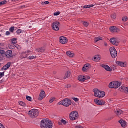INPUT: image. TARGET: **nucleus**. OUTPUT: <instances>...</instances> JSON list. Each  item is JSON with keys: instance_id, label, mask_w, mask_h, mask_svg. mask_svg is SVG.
Masks as SVG:
<instances>
[{"instance_id": "1", "label": "nucleus", "mask_w": 128, "mask_h": 128, "mask_svg": "<svg viewBox=\"0 0 128 128\" xmlns=\"http://www.w3.org/2000/svg\"><path fill=\"white\" fill-rule=\"evenodd\" d=\"M40 124L41 128H52V121L46 119L42 120Z\"/></svg>"}, {"instance_id": "2", "label": "nucleus", "mask_w": 128, "mask_h": 128, "mask_svg": "<svg viewBox=\"0 0 128 128\" xmlns=\"http://www.w3.org/2000/svg\"><path fill=\"white\" fill-rule=\"evenodd\" d=\"M94 96L96 98H104L106 96V93L103 91H100L96 88L93 90Z\"/></svg>"}, {"instance_id": "3", "label": "nucleus", "mask_w": 128, "mask_h": 128, "mask_svg": "<svg viewBox=\"0 0 128 128\" xmlns=\"http://www.w3.org/2000/svg\"><path fill=\"white\" fill-rule=\"evenodd\" d=\"M58 104H62V106L68 108V106H70L72 104V101H70V100L66 98L58 102Z\"/></svg>"}, {"instance_id": "4", "label": "nucleus", "mask_w": 128, "mask_h": 128, "mask_svg": "<svg viewBox=\"0 0 128 128\" xmlns=\"http://www.w3.org/2000/svg\"><path fill=\"white\" fill-rule=\"evenodd\" d=\"M69 116L70 120H76L78 118V111H73L70 114Z\"/></svg>"}, {"instance_id": "5", "label": "nucleus", "mask_w": 128, "mask_h": 128, "mask_svg": "<svg viewBox=\"0 0 128 128\" xmlns=\"http://www.w3.org/2000/svg\"><path fill=\"white\" fill-rule=\"evenodd\" d=\"M28 114L31 118H36L38 116V110L36 109H32L28 112Z\"/></svg>"}, {"instance_id": "6", "label": "nucleus", "mask_w": 128, "mask_h": 128, "mask_svg": "<svg viewBox=\"0 0 128 128\" xmlns=\"http://www.w3.org/2000/svg\"><path fill=\"white\" fill-rule=\"evenodd\" d=\"M110 52L113 58H116V57L118 56V52H116V50L115 48L110 47Z\"/></svg>"}, {"instance_id": "7", "label": "nucleus", "mask_w": 128, "mask_h": 128, "mask_svg": "<svg viewBox=\"0 0 128 128\" xmlns=\"http://www.w3.org/2000/svg\"><path fill=\"white\" fill-rule=\"evenodd\" d=\"M59 42L62 44H66L68 42V38L66 36H61L59 38Z\"/></svg>"}, {"instance_id": "8", "label": "nucleus", "mask_w": 128, "mask_h": 128, "mask_svg": "<svg viewBox=\"0 0 128 128\" xmlns=\"http://www.w3.org/2000/svg\"><path fill=\"white\" fill-rule=\"evenodd\" d=\"M52 28L54 30H60V22H54L52 24Z\"/></svg>"}, {"instance_id": "9", "label": "nucleus", "mask_w": 128, "mask_h": 128, "mask_svg": "<svg viewBox=\"0 0 128 128\" xmlns=\"http://www.w3.org/2000/svg\"><path fill=\"white\" fill-rule=\"evenodd\" d=\"M46 98V92L44 90H42L40 94L39 97L38 98V100H42L43 98Z\"/></svg>"}, {"instance_id": "10", "label": "nucleus", "mask_w": 128, "mask_h": 128, "mask_svg": "<svg viewBox=\"0 0 128 128\" xmlns=\"http://www.w3.org/2000/svg\"><path fill=\"white\" fill-rule=\"evenodd\" d=\"M6 58H10L12 56V50H8L4 53Z\"/></svg>"}, {"instance_id": "11", "label": "nucleus", "mask_w": 128, "mask_h": 128, "mask_svg": "<svg viewBox=\"0 0 128 128\" xmlns=\"http://www.w3.org/2000/svg\"><path fill=\"white\" fill-rule=\"evenodd\" d=\"M94 102L98 106H104V102L103 100H98L96 98L94 100Z\"/></svg>"}, {"instance_id": "12", "label": "nucleus", "mask_w": 128, "mask_h": 128, "mask_svg": "<svg viewBox=\"0 0 128 128\" xmlns=\"http://www.w3.org/2000/svg\"><path fill=\"white\" fill-rule=\"evenodd\" d=\"M110 31L112 32H118V30H119L118 28H117L116 26H112L110 28Z\"/></svg>"}, {"instance_id": "13", "label": "nucleus", "mask_w": 128, "mask_h": 128, "mask_svg": "<svg viewBox=\"0 0 128 128\" xmlns=\"http://www.w3.org/2000/svg\"><path fill=\"white\" fill-rule=\"evenodd\" d=\"M110 42L112 44H114V46H118V42H116V38H112L110 39Z\"/></svg>"}, {"instance_id": "14", "label": "nucleus", "mask_w": 128, "mask_h": 128, "mask_svg": "<svg viewBox=\"0 0 128 128\" xmlns=\"http://www.w3.org/2000/svg\"><path fill=\"white\" fill-rule=\"evenodd\" d=\"M28 52H30L28 51V52H24L21 54V58H28Z\"/></svg>"}, {"instance_id": "15", "label": "nucleus", "mask_w": 128, "mask_h": 128, "mask_svg": "<svg viewBox=\"0 0 128 128\" xmlns=\"http://www.w3.org/2000/svg\"><path fill=\"white\" fill-rule=\"evenodd\" d=\"M116 64H118V66H122V68H124L127 65L126 62H117Z\"/></svg>"}, {"instance_id": "16", "label": "nucleus", "mask_w": 128, "mask_h": 128, "mask_svg": "<svg viewBox=\"0 0 128 128\" xmlns=\"http://www.w3.org/2000/svg\"><path fill=\"white\" fill-rule=\"evenodd\" d=\"M10 66V63L8 62L5 66H4L2 68L1 70H6Z\"/></svg>"}, {"instance_id": "17", "label": "nucleus", "mask_w": 128, "mask_h": 128, "mask_svg": "<svg viewBox=\"0 0 128 128\" xmlns=\"http://www.w3.org/2000/svg\"><path fill=\"white\" fill-rule=\"evenodd\" d=\"M118 122L120 124L122 128H126V121L122 120H120L118 121Z\"/></svg>"}, {"instance_id": "18", "label": "nucleus", "mask_w": 128, "mask_h": 128, "mask_svg": "<svg viewBox=\"0 0 128 128\" xmlns=\"http://www.w3.org/2000/svg\"><path fill=\"white\" fill-rule=\"evenodd\" d=\"M114 88H118L119 86H120V84L118 81L113 82Z\"/></svg>"}, {"instance_id": "19", "label": "nucleus", "mask_w": 128, "mask_h": 128, "mask_svg": "<svg viewBox=\"0 0 128 128\" xmlns=\"http://www.w3.org/2000/svg\"><path fill=\"white\" fill-rule=\"evenodd\" d=\"M90 64H86L84 65L82 70L84 72L85 70H88L90 68Z\"/></svg>"}, {"instance_id": "20", "label": "nucleus", "mask_w": 128, "mask_h": 128, "mask_svg": "<svg viewBox=\"0 0 128 128\" xmlns=\"http://www.w3.org/2000/svg\"><path fill=\"white\" fill-rule=\"evenodd\" d=\"M66 54L69 56V58H72L73 56H74V53L70 51H67L66 52Z\"/></svg>"}, {"instance_id": "21", "label": "nucleus", "mask_w": 128, "mask_h": 128, "mask_svg": "<svg viewBox=\"0 0 128 128\" xmlns=\"http://www.w3.org/2000/svg\"><path fill=\"white\" fill-rule=\"evenodd\" d=\"M114 112L116 116H120V114H122L124 112L122 110L116 109V110L114 111Z\"/></svg>"}, {"instance_id": "22", "label": "nucleus", "mask_w": 128, "mask_h": 128, "mask_svg": "<svg viewBox=\"0 0 128 128\" xmlns=\"http://www.w3.org/2000/svg\"><path fill=\"white\" fill-rule=\"evenodd\" d=\"M70 72L68 71L66 72L64 76V80H66L68 78H70Z\"/></svg>"}, {"instance_id": "23", "label": "nucleus", "mask_w": 128, "mask_h": 128, "mask_svg": "<svg viewBox=\"0 0 128 128\" xmlns=\"http://www.w3.org/2000/svg\"><path fill=\"white\" fill-rule=\"evenodd\" d=\"M103 67L108 72H112V69L110 68V66H108V65H104Z\"/></svg>"}, {"instance_id": "24", "label": "nucleus", "mask_w": 128, "mask_h": 128, "mask_svg": "<svg viewBox=\"0 0 128 128\" xmlns=\"http://www.w3.org/2000/svg\"><path fill=\"white\" fill-rule=\"evenodd\" d=\"M78 80H80V82H84V76L80 75L78 76Z\"/></svg>"}, {"instance_id": "25", "label": "nucleus", "mask_w": 128, "mask_h": 128, "mask_svg": "<svg viewBox=\"0 0 128 128\" xmlns=\"http://www.w3.org/2000/svg\"><path fill=\"white\" fill-rule=\"evenodd\" d=\"M36 50L38 52H44V48H38L36 49Z\"/></svg>"}, {"instance_id": "26", "label": "nucleus", "mask_w": 128, "mask_h": 128, "mask_svg": "<svg viewBox=\"0 0 128 128\" xmlns=\"http://www.w3.org/2000/svg\"><path fill=\"white\" fill-rule=\"evenodd\" d=\"M126 88V87L122 86L119 88V90H120V92H125Z\"/></svg>"}, {"instance_id": "27", "label": "nucleus", "mask_w": 128, "mask_h": 128, "mask_svg": "<svg viewBox=\"0 0 128 128\" xmlns=\"http://www.w3.org/2000/svg\"><path fill=\"white\" fill-rule=\"evenodd\" d=\"M94 4H88V5H85L84 6V8H92V6H94Z\"/></svg>"}, {"instance_id": "28", "label": "nucleus", "mask_w": 128, "mask_h": 128, "mask_svg": "<svg viewBox=\"0 0 128 128\" xmlns=\"http://www.w3.org/2000/svg\"><path fill=\"white\" fill-rule=\"evenodd\" d=\"M102 40V38L100 36H98L97 38H94V42H98V40Z\"/></svg>"}, {"instance_id": "29", "label": "nucleus", "mask_w": 128, "mask_h": 128, "mask_svg": "<svg viewBox=\"0 0 128 128\" xmlns=\"http://www.w3.org/2000/svg\"><path fill=\"white\" fill-rule=\"evenodd\" d=\"M82 24L84 26H85V28H88V24H90L88 22H83Z\"/></svg>"}, {"instance_id": "30", "label": "nucleus", "mask_w": 128, "mask_h": 128, "mask_svg": "<svg viewBox=\"0 0 128 128\" xmlns=\"http://www.w3.org/2000/svg\"><path fill=\"white\" fill-rule=\"evenodd\" d=\"M94 60H96V62H98V60H100V56H98V55H96V56L94 57Z\"/></svg>"}, {"instance_id": "31", "label": "nucleus", "mask_w": 128, "mask_h": 128, "mask_svg": "<svg viewBox=\"0 0 128 128\" xmlns=\"http://www.w3.org/2000/svg\"><path fill=\"white\" fill-rule=\"evenodd\" d=\"M18 104L20 106H26V103H24L22 101H19Z\"/></svg>"}, {"instance_id": "32", "label": "nucleus", "mask_w": 128, "mask_h": 128, "mask_svg": "<svg viewBox=\"0 0 128 128\" xmlns=\"http://www.w3.org/2000/svg\"><path fill=\"white\" fill-rule=\"evenodd\" d=\"M108 86L110 88H114V82L109 84Z\"/></svg>"}, {"instance_id": "33", "label": "nucleus", "mask_w": 128, "mask_h": 128, "mask_svg": "<svg viewBox=\"0 0 128 128\" xmlns=\"http://www.w3.org/2000/svg\"><path fill=\"white\" fill-rule=\"evenodd\" d=\"M12 42L13 44H16V38H13L12 39Z\"/></svg>"}, {"instance_id": "34", "label": "nucleus", "mask_w": 128, "mask_h": 128, "mask_svg": "<svg viewBox=\"0 0 128 128\" xmlns=\"http://www.w3.org/2000/svg\"><path fill=\"white\" fill-rule=\"evenodd\" d=\"M9 30L10 32H14V26H12L9 28Z\"/></svg>"}, {"instance_id": "35", "label": "nucleus", "mask_w": 128, "mask_h": 128, "mask_svg": "<svg viewBox=\"0 0 128 128\" xmlns=\"http://www.w3.org/2000/svg\"><path fill=\"white\" fill-rule=\"evenodd\" d=\"M60 122L62 124H66V122H66V120L64 119H62L60 120Z\"/></svg>"}, {"instance_id": "36", "label": "nucleus", "mask_w": 128, "mask_h": 128, "mask_svg": "<svg viewBox=\"0 0 128 128\" xmlns=\"http://www.w3.org/2000/svg\"><path fill=\"white\" fill-rule=\"evenodd\" d=\"M6 4V0H4L0 2V6H4V4Z\"/></svg>"}, {"instance_id": "37", "label": "nucleus", "mask_w": 128, "mask_h": 128, "mask_svg": "<svg viewBox=\"0 0 128 128\" xmlns=\"http://www.w3.org/2000/svg\"><path fill=\"white\" fill-rule=\"evenodd\" d=\"M128 20V16H124L122 18V22H126Z\"/></svg>"}, {"instance_id": "38", "label": "nucleus", "mask_w": 128, "mask_h": 128, "mask_svg": "<svg viewBox=\"0 0 128 128\" xmlns=\"http://www.w3.org/2000/svg\"><path fill=\"white\" fill-rule=\"evenodd\" d=\"M111 18H113V20H116V14H114L112 15Z\"/></svg>"}, {"instance_id": "39", "label": "nucleus", "mask_w": 128, "mask_h": 128, "mask_svg": "<svg viewBox=\"0 0 128 128\" xmlns=\"http://www.w3.org/2000/svg\"><path fill=\"white\" fill-rule=\"evenodd\" d=\"M54 100H56V98H54V97H52L51 98L49 102L52 104V102H54Z\"/></svg>"}, {"instance_id": "40", "label": "nucleus", "mask_w": 128, "mask_h": 128, "mask_svg": "<svg viewBox=\"0 0 128 128\" xmlns=\"http://www.w3.org/2000/svg\"><path fill=\"white\" fill-rule=\"evenodd\" d=\"M22 29H18L16 30V32L18 34H20L22 33Z\"/></svg>"}, {"instance_id": "41", "label": "nucleus", "mask_w": 128, "mask_h": 128, "mask_svg": "<svg viewBox=\"0 0 128 128\" xmlns=\"http://www.w3.org/2000/svg\"><path fill=\"white\" fill-rule=\"evenodd\" d=\"M36 58V56H30L28 57V58L29 60H34V58Z\"/></svg>"}, {"instance_id": "42", "label": "nucleus", "mask_w": 128, "mask_h": 128, "mask_svg": "<svg viewBox=\"0 0 128 128\" xmlns=\"http://www.w3.org/2000/svg\"><path fill=\"white\" fill-rule=\"evenodd\" d=\"M26 98L28 100H29V102L32 101V97L30 96H26Z\"/></svg>"}, {"instance_id": "43", "label": "nucleus", "mask_w": 128, "mask_h": 128, "mask_svg": "<svg viewBox=\"0 0 128 128\" xmlns=\"http://www.w3.org/2000/svg\"><path fill=\"white\" fill-rule=\"evenodd\" d=\"M2 76H4V72H0V78H2Z\"/></svg>"}, {"instance_id": "44", "label": "nucleus", "mask_w": 128, "mask_h": 128, "mask_svg": "<svg viewBox=\"0 0 128 128\" xmlns=\"http://www.w3.org/2000/svg\"><path fill=\"white\" fill-rule=\"evenodd\" d=\"M90 76H84L85 80H90Z\"/></svg>"}, {"instance_id": "45", "label": "nucleus", "mask_w": 128, "mask_h": 128, "mask_svg": "<svg viewBox=\"0 0 128 128\" xmlns=\"http://www.w3.org/2000/svg\"><path fill=\"white\" fill-rule=\"evenodd\" d=\"M0 54H5L4 50H0Z\"/></svg>"}, {"instance_id": "46", "label": "nucleus", "mask_w": 128, "mask_h": 128, "mask_svg": "<svg viewBox=\"0 0 128 128\" xmlns=\"http://www.w3.org/2000/svg\"><path fill=\"white\" fill-rule=\"evenodd\" d=\"M73 100H74V102H78L79 100L78 98H72Z\"/></svg>"}, {"instance_id": "47", "label": "nucleus", "mask_w": 128, "mask_h": 128, "mask_svg": "<svg viewBox=\"0 0 128 128\" xmlns=\"http://www.w3.org/2000/svg\"><path fill=\"white\" fill-rule=\"evenodd\" d=\"M10 31H7L6 32V36H10Z\"/></svg>"}, {"instance_id": "48", "label": "nucleus", "mask_w": 128, "mask_h": 128, "mask_svg": "<svg viewBox=\"0 0 128 128\" xmlns=\"http://www.w3.org/2000/svg\"><path fill=\"white\" fill-rule=\"evenodd\" d=\"M71 86H72L70 85V84H68L66 86V88H70Z\"/></svg>"}, {"instance_id": "49", "label": "nucleus", "mask_w": 128, "mask_h": 128, "mask_svg": "<svg viewBox=\"0 0 128 128\" xmlns=\"http://www.w3.org/2000/svg\"><path fill=\"white\" fill-rule=\"evenodd\" d=\"M60 12H56L54 13V16H58L60 14Z\"/></svg>"}, {"instance_id": "50", "label": "nucleus", "mask_w": 128, "mask_h": 128, "mask_svg": "<svg viewBox=\"0 0 128 128\" xmlns=\"http://www.w3.org/2000/svg\"><path fill=\"white\" fill-rule=\"evenodd\" d=\"M124 92H126V94H128V87H126Z\"/></svg>"}, {"instance_id": "51", "label": "nucleus", "mask_w": 128, "mask_h": 128, "mask_svg": "<svg viewBox=\"0 0 128 128\" xmlns=\"http://www.w3.org/2000/svg\"><path fill=\"white\" fill-rule=\"evenodd\" d=\"M0 128H4V126L2 124L0 123Z\"/></svg>"}, {"instance_id": "52", "label": "nucleus", "mask_w": 128, "mask_h": 128, "mask_svg": "<svg viewBox=\"0 0 128 128\" xmlns=\"http://www.w3.org/2000/svg\"><path fill=\"white\" fill-rule=\"evenodd\" d=\"M104 46H108V43H106V42H104Z\"/></svg>"}, {"instance_id": "53", "label": "nucleus", "mask_w": 128, "mask_h": 128, "mask_svg": "<svg viewBox=\"0 0 128 128\" xmlns=\"http://www.w3.org/2000/svg\"><path fill=\"white\" fill-rule=\"evenodd\" d=\"M76 128H84L81 126H76Z\"/></svg>"}, {"instance_id": "54", "label": "nucleus", "mask_w": 128, "mask_h": 128, "mask_svg": "<svg viewBox=\"0 0 128 128\" xmlns=\"http://www.w3.org/2000/svg\"><path fill=\"white\" fill-rule=\"evenodd\" d=\"M44 4H50V2H48V1H45V2H44Z\"/></svg>"}, {"instance_id": "55", "label": "nucleus", "mask_w": 128, "mask_h": 128, "mask_svg": "<svg viewBox=\"0 0 128 128\" xmlns=\"http://www.w3.org/2000/svg\"><path fill=\"white\" fill-rule=\"evenodd\" d=\"M25 8L24 6H22L19 7V8Z\"/></svg>"}, {"instance_id": "56", "label": "nucleus", "mask_w": 128, "mask_h": 128, "mask_svg": "<svg viewBox=\"0 0 128 128\" xmlns=\"http://www.w3.org/2000/svg\"><path fill=\"white\" fill-rule=\"evenodd\" d=\"M58 124H59L60 126V124H62V123H60V122H58Z\"/></svg>"}, {"instance_id": "57", "label": "nucleus", "mask_w": 128, "mask_h": 128, "mask_svg": "<svg viewBox=\"0 0 128 128\" xmlns=\"http://www.w3.org/2000/svg\"><path fill=\"white\" fill-rule=\"evenodd\" d=\"M0 36H2V34H0Z\"/></svg>"}, {"instance_id": "58", "label": "nucleus", "mask_w": 128, "mask_h": 128, "mask_svg": "<svg viewBox=\"0 0 128 128\" xmlns=\"http://www.w3.org/2000/svg\"><path fill=\"white\" fill-rule=\"evenodd\" d=\"M0 44H2V43H1V42H0Z\"/></svg>"}]
</instances>
